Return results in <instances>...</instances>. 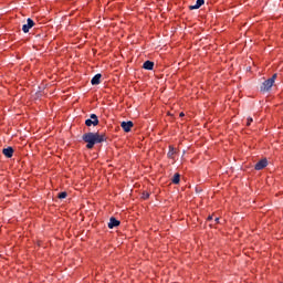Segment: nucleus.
<instances>
[{
	"instance_id": "1",
	"label": "nucleus",
	"mask_w": 283,
	"mask_h": 283,
	"mask_svg": "<svg viewBox=\"0 0 283 283\" xmlns=\"http://www.w3.org/2000/svg\"><path fill=\"white\" fill-rule=\"evenodd\" d=\"M82 139L86 144V149H94V145L98 143H105L107 140V136L105 134H98V133H85L82 136Z\"/></svg>"
},
{
	"instance_id": "2",
	"label": "nucleus",
	"mask_w": 283,
	"mask_h": 283,
	"mask_svg": "<svg viewBox=\"0 0 283 283\" xmlns=\"http://www.w3.org/2000/svg\"><path fill=\"white\" fill-rule=\"evenodd\" d=\"M275 78H277L276 73H274L270 78L265 80L261 85V92H269V90L273 87L275 83Z\"/></svg>"
},
{
	"instance_id": "3",
	"label": "nucleus",
	"mask_w": 283,
	"mask_h": 283,
	"mask_svg": "<svg viewBox=\"0 0 283 283\" xmlns=\"http://www.w3.org/2000/svg\"><path fill=\"white\" fill-rule=\"evenodd\" d=\"M268 166L269 160L266 158H263L255 164L254 169L255 171H262V169H266Z\"/></svg>"
},
{
	"instance_id": "4",
	"label": "nucleus",
	"mask_w": 283,
	"mask_h": 283,
	"mask_svg": "<svg viewBox=\"0 0 283 283\" xmlns=\"http://www.w3.org/2000/svg\"><path fill=\"white\" fill-rule=\"evenodd\" d=\"M98 123V116H96V114H91V118L85 120L86 127H92V125L96 127Z\"/></svg>"
},
{
	"instance_id": "5",
	"label": "nucleus",
	"mask_w": 283,
	"mask_h": 283,
	"mask_svg": "<svg viewBox=\"0 0 283 283\" xmlns=\"http://www.w3.org/2000/svg\"><path fill=\"white\" fill-rule=\"evenodd\" d=\"M32 28H34V20H32L31 18H28L27 24L22 25V31L24 32V34H28V32H30Z\"/></svg>"
},
{
	"instance_id": "6",
	"label": "nucleus",
	"mask_w": 283,
	"mask_h": 283,
	"mask_svg": "<svg viewBox=\"0 0 283 283\" xmlns=\"http://www.w3.org/2000/svg\"><path fill=\"white\" fill-rule=\"evenodd\" d=\"M120 127L127 134V133L132 132V127H134V122H132V120L122 122Z\"/></svg>"
},
{
	"instance_id": "7",
	"label": "nucleus",
	"mask_w": 283,
	"mask_h": 283,
	"mask_svg": "<svg viewBox=\"0 0 283 283\" xmlns=\"http://www.w3.org/2000/svg\"><path fill=\"white\" fill-rule=\"evenodd\" d=\"M176 148L172 145L168 146V153H167V158H169V160H176Z\"/></svg>"
},
{
	"instance_id": "8",
	"label": "nucleus",
	"mask_w": 283,
	"mask_h": 283,
	"mask_svg": "<svg viewBox=\"0 0 283 283\" xmlns=\"http://www.w3.org/2000/svg\"><path fill=\"white\" fill-rule=\"evenodd\" d=\"M2 154L3 156H6V158H12V156H14V148H12V146H9L2 149Z\"/></svg>"
},
{
	"instance_id": "9",
	"label": "nucleus",
	"mask_w": 283,
	"mask_h": 283,
	"mask_svg": "<svg viewBox=\"0 0 283 283\" xmlns=\"http://www.w3.org/2000/svg\"><path fill=\"white\" fill-rule=\"evenodd\" d=\"M114 227H120V221L115 217H111L108 222V229H114Z\"/></svg>"
},
{
	"instance_id": "10",
	"label": "nucleus",
	"mask_w": 283,
	"mask_h": 283,
	"mask_svg": "<svg viewBox=\"0 0 283 283\" xmlns=\"http://www.w3.org/2000/svg\"><path fill=\"white\" fill-rule=\"evenodd\" d=\"M101 78H103V75L101 73H97L92 80V85H101Z\"/></svg>"
},
{
	"instance_id": "11",
	"label": "nucleus",
	"mask_w": 283,
	"mask_h": 283,
	"mask_svg": "<svg viewBox=\"0 0 283 283\" xmlns=\"http://www.w3.org/2000/svg\"><path fill=\"white\" fill-rule=\"evenodd\" d=\"M203 3L205 0H197L195 6H189V10H199V8H202Z\"/></svg>"
},
{
	"instance_id": "12",
	"label": "nucleus",
	"mask_w": 283,
	"mask_h": 283,
	"mask_svg": "<svg viewBox=\"0 0 283 283\" xmlns=\"http://www.w3.org/2000/svg\"><path fill=\"white\" fill-rule=\"evenodd\" d=\"M143 67L144 70H154V62L147 60L146 62H144Z\"/></svg>"
},
{
	"instance_id": "13",
	"label": "nucleus",
	"mask_w": 283,
	"mask_h": 283,
	"mask_svg": "<svg viewBox=\"0 0 283 283\" xmlns=\"http://www.w3.org/2000/svg\"><path fill=\"white\" fill-rule=\"evenodd\" d=\"M172 185H180V174L176 172L171 179Z\"/></svg>"
},
{
	"instance_id": "14",
	"label": "nucleus",
	"mask_w": 283,
	"mask_h": 283,
	"mask_svg": "<svg viewBox=\"0 0 283 283\" xmlns=\"http://www.w3.org/2000/svg\"><path fill=\"white\" fill-rule=\"evenodd\" d=\"M151 195L148 192V191H144L143 193H142V200H149V197H150Z\"/></svg>"
},
{
	"instance_id": "15",
	"label": "nucleus",
	"mask_w": 283,
	"mask_h": 283,
	"mask_svg": "<svg viewBox=\"0 0 283 283\" xmlns=\"http://www.w3.org/2000/svg\"><path fill=\"white\" fill-rule=\"evenodd\" d=\"M57 198H59L60 200H63V199L67 198V192H65V191L60 192V193L57 195Z\"/></svg>"
},
{
	"instance_id": "16",
	"label": "nucleus",
	"mask_w": 283,
	"mask_h": 283,
	"mask_svg": "<svg viewBox=\"0 0 283 283\" xmlns=\"http://www.w3.org/2000/svg\"><path fill=\"white\" fill-rule=\"evenodd\" d=\"M251 123H253V117L247 118V127H251Z\"/></svg>"
},
{
	"instance_id": "17",
	"label": "nucleus",
	"mask_w": 283,
	"mask_h": 283,
	"mask_svg": "<svg viewBox=\"0 0 283 283\" xmlns=\"http://www.w3.org/2000/svg\"><path fill=\"white\" fill-rule=\"evenodd\" d=\"M211 220H213V214H210V216H208V218H207V221H208V222H211Z\"/></svg>"
},
{
	"instance_id": "18",
	"label": "nucleus",
	"mask_w": 283,
	"mask_h": 283,
	"mask_svg": "<svg viewBox=\"0 0 283 283\" xmlns=\"http://www.w3.org/2000/svg\"><path fill=\"white\" fill-rule=\"evenodd\" d=\"M214 222H216V224H220V218L217 217V218L214 219Z\"/></svg>"
},
{
	"instance_id": "19",
	"label": "nucleus",
	"mask_w": 283,
	"mask_h": 283,
	"mask_svg": "<svg viewBox=\"0 0 283 283\" xmlns=\"http://www.w3.org/2000/svg\"><path fill=\"white\" fill-rule=\"evenodd\" d=\"M179 116H180V118H182V117L185 116V114L181 112V113L179 114Z\"/></svg>"
}]
</instances>
